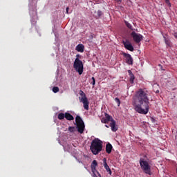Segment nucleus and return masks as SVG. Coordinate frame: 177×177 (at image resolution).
<instances>
[{
	"label": "nucleus",
	"mask_w": 177,
	"mask_h": 177,
	"mask_svg": "<svg viewBox=\"0 0 177 177\" xmlns=\"http://www.w3.org/2000/svg\"><path fill=\"white\" fill-rule=\"evenodd\" d=\"M174 38H176V39H177V33L176 32L174 33Z\"/></svg>",
	"instance_id": "27"
},
{
	"label": "nucleus",
	"mask_w": 177,
	"mask_h": 177,
	"mask_svg": "<svg viewBox=\"0 0 177 177\" xmlns=\"http://www.w3.org/2000/svg\"><path fill=\"white\" fill-rule=\"evenodd\" d=\"M115 102L118 104V107H120V104H121V100L118 97L115 98Z\"/></svg>",
	"instance_id": "23"
},
{
	"label": "nucleus",
	"mask_w": 177,
	"mask_h": 177,
	"mask_svg": "<svg viewBox=\"0 0 177 177\" xmlns=\"http://www.w3.org/2000/svg\"><path fill=\"white\" fill-rule=\"evenodd\" d=\"M112 150H113V145H111V144L108 142L106 145V151L107 154H110L111 153Z\"/></svg>",
	"instance_id": "14"
},
{
	"label": "nucleus",
	"mask_w": 177,
	"mask_h": 177,
	"mask_svg": "<svg viewBox=\"0 0 177 177\" xmlns=\"http://www.w3.org/2000/svg\"><path fill=\"white\" fill-rule=\"evenodd\" d=\"M160 92V91L157 90L156 91V93H158Z\"/></svg>",
	"instance_id": "32"
},
{
	"label": "nucleus",
	"mask_w": 177,
	"mask_h": 177,
	"mask_svg": "<svg viewBox=\"0 0 177 177\" xmlns=\"http://www.w3.org/2000/svg\"><path fill=\"white\" fill-rule=\"evenodd\" d=\"M122 44L125 49H127V50H130V52H133V50H135V49L133 48V46H132V44H131L129 41H123Z\"/></svg>",
	"instance_id": "9"
},
{
	"label": "nucleus",
	"mask_w": 177,
	"mask_h": 177,
	"mask_svg": "<svg viewBox=\"0 0 177 177\" xmlns=\"http://www.w3.org/2000/svg\"><path fill=\"white\" fill-rule=\"evenodd\" d=\"M68 7L66 8V13H68Z\"/></svg>",
	"instance_id": "30"
},
{
	"label": "nucleus",
	"mask_w": 177,
	"mask_h": 177,
	"mask_svg": "<svg viewBox=\"0 0 177 177\" xmlns=\"http://www.w3.org/2000/svg\"><path fill=\"white\" fill-rule=\"evenodd\" d=\"M65 118L66 120H68V121H73L74 120V116H73V115H71V113H65Z\"/></svg>",
	"instance_id": "17"
},
{
	"label": "nucleus",
	"mask_w": 177,
	"mask_h": 177,
	"mask_svg": "<svg viewBox=\"0 0 177 177\" xmlns=\"http://www.w3.org/2000/svg\"><path fill=\"white\" fill-rule=\"evenodd\" d=\"M116 2H119L120 3H121V2H122V0H115Z\"/></svg>",
	"instance_id": "28"
},
{
	"label": "nucleus",
	"mask_w": 177,
	"mask_h": 177,
	"mask_svg": "<svg viewBox=\"0 0 177 177\" xmlns=\"http://www.w3.org/2000/svg\"><path fill=\"white\" fill-rule=\"evenodd\" d=\"M84 49H85V46H84L83 44H78L76 46V50L77 52H80L81 53H82V52H84Z\"/></svg>",
	"instance_id": "16"
},
{
	"label": "nucleus",
	"mask_w": 177,
	"mask_h": 177,
	"mask_svg": "<svg viewBox=\"0 0 177 177\" xmlns=\"http://www.w3.org/2000/svg\"><path fill=\"white\" fill-rule=\"evenodd\" d=\"M73 68L76 73H78L79 75H82V73H84V64L80 58H75L73 63Z\"/></svg>",
	"instance_id": "4"
},
{
	"label": "nucleus",
	"mask_w": 177,
	"mask_h": 177,
	"mask_svg": "<svg viewBox=\"0 0 177 177\" xmlns=\"http://www.w3.org/2000/svg\"><path fill=\"white\" fill-rule=\"evenodd\" d=\"M124 24L127 27L129 28V30H131L133 31V27L129 22H128V21H124Z\"/></svg>",
	"instance_id": "19"
},
{
	"label": "nucleus",
	"mask_w": 177,
	"mask_h": 177,
	"mask_svg": "<svg viewBox=\"0 0 177 177\" xmlns=\"http://www.w3.org/2000/svg\"><path fill=\"white\" fill-rule=\"evenodd\" d=\"M79 57H80V55L77 54V55H76V59H78Z\"/></svg>",
	"instance_id": "31"
},
{
	"label": "nucleus",
	"mask_w": 177,
	"mask_h": 177,
	"mask_svg": "<svg viewBox=\"0 0 177 177\" xmlns=\"http://www.w3.org/2000/svg\"><path fill=\"white\" fill-rule=\"evenodd\" d=\"M110 127L113 132H117V131H118V127H117L114 119L111 120Z\"/></svg>",
	"instance_id": "12"
},
{
	"label": "nucleus",
	"mask_w": 177,
	"mask_h": 177,
	"mask_svg": "<svg viewBox=\"0 0 177 177\" xmlns=\"http://www.w3.org/2000/svg\"><path fill=\"white\" fill-rule=\"evenodd\" d=\"M165 1L169 6H171V3L169 2V0H165Z\"/></svg>",
	"instance_id": "26"
},
{
	"label": "nucleus",
	"mask_w": 177,
	"mask_h": 177,
	"mask_svg": "<svg viewBox=\"0 0 177 177\" xmlns=\"http://www.w3.org/2000/svg\"><path fill=\"white\" fill-rule=\"evenodd\" d=\"M97 167V161L96 160H93L91 163V171L93 174H95L96 172L99 177H102V175H100V173L96 170V167Z\"/></svg>",
	"instance_id": "10"
},
{
	"label": "nucleus",
	"mask_w": 177,
	"mask_h": 177,
	"mask_svg": "<svg viewBox=\"0 0 177 177\" xmlns=\"http://www.w3.org/2000/svg\"><path fill=\"white\" fill-rule=\"evenodd\" d=\"M79 93L81 96L79 97V100L83 103L84 110H89V102L88 101V98L86 97V95L82 91V90H80Z\"/></svg>",
	"instance_id": "5"
},
{
	"label": "nucleus",
	"mask_w": 177,
	"mask_h": 177,
	"mask_svg": "<svg viewBox=\"0 0 177 177\" xmlns=\"http://www.w3.org/2000/svg\"><path fill=\"white\" fill-rule=\"evenodd\" d=\"M93 177H97V176L96 175V172L93 173Z\"/></svg>",
	"instance_id": "29"
},
{
	"label": "nucleus",
	"mask_w": 177,
	"mask_h": 177,
	"mask_svg": "<svg viewBox=\"0 0 177 177\" xmlns=\"http://www.w3.org/2000/svg\"><path fill=\"white\" fill-rule=\"evenodd\" d=\"M147 91L143 88H140L136 92V95L133 97V106L134 110L139 114H147L150 109V104Z\"/></svg>",
	"instance_id": "1"
},
{
	"label": "nucleus",
	"mask_w": 177,
	"mask_h": 177,
	"mask_svg": "<svg viewBox=\"0 0 177 177\" xmlns=\"http://www.w3.org/2000/svg\"><path fill=\"white\" fill-rule=\"evenodd\" d=\"M59 87L57 86H54L53 88V92H54V93H57V92H59Z\"/></svg>",
	"instance_id": "21"
},
{
	"label": "nucleus",
	"mask_w": 177,
	"mask_h": 177,
	"mask_svg": "<svg viewBox=\"0 0 177 177\" xmlns=\"http://www.w3.org/2000/svg\"><path fill=\"white\" fill-rule=\"evenodd\" d=\"M105 127H106V128H109V127H108L107 125H105Z\"/></svg>",
	"instance_id": "33"
},
{
	"label": "nucleus",
	"mask_w": 177,
	"mask_h": 177,
	"mask_svg": "<svg viewBox=\"0 0 177 177\" xmlns=\"http://www.w3.org/2000/svg\"><path fill=\"white\" fill-rule=\"evenodd\" d=\"M66 117V113H59L58 114V120H64Z\"/></svg>",
	"instance_id": "20"
},
{
	"label": "nucleus",
	"mask_w": 177,
	"mask_h": 177,
	"mask_svg": "<svg viewBox=\"0 0 177 177\" xmlns=\"http://www.w3.org/2000/svg\"><path fill=\"white\" fill-rule=\"evenodd\" d=\"M103 162H104V167L106 172H109V175H111V169H110V167H109V165H107V159L106 158H103Z\"/></svg>",
	"instance_id": "13"
},
{
	"label": "nucleus",
	"mask_w": 177,
	"mask_h": 177,
	"mask_svg": "<svg viewBox=\"0 0 177 177\" xmlns=\"http://www.w3.org/2000/svg\"><path fill=\"white\" fill-rule=\"evenodd\" d=\"M122 55L125 57L127 64H129V66H132V64H133V58H132V56L130 54L123 53Z\"/></svg>",
	"instance_id": "8"
},
{
	"label": "nucleus",
	"mask_w": 177,
	"mask_h": 177,
	"mask_svg": "<svg viewBox=\"0 0 177 177\" xmlns=\"http://www.w3.org/2000/svg\"><path fill=\"white\" fill-rule=\"evenodd\" d=\"M91 80H92L93 82H91V84H92L93 86H95V84H96V81L95 80V77H92Z\"/></svg>",
	"instance_id": "24"
},
{
	"label": "nucleus",
	"mask_w": 177,
	"mask_h": 177,
	"mask_svg": "<svg viewBox=\"0 0 177 177\" xmlns=\"http://www.w3.org/2000/svg\"><path fill=\"white\" fill-rule=\"evenodd\" d=\"M76 121V128L79 133H84V131H85V124L84 121L81 118V117L77 115L75 118Z\"/></svg>",
	"instance_id": "6"
},
{
	"label": "nucleus",
	"mask_w": 177,
	"mask_h": 177,
	"mask_svg": "<svg viewBox=\"0 0 177 177\" xmlns=\"http://www.w3.org/2000/svg\"><path fill=\"white\" fill-rule=\"evenodd\" d=\"M68 131H69V132H71V133L75 132V127H68Z\"/></svg>",
	"instance_id": "22"
},
{
	"label": "nucleus",
	"mask_w": 177,
	"mask_h": 177,
	"mask_svg": "<svg viewBox=\"0 0 177 177\" xmlns=\"http://www.w3.org/2000/svg\"><path fill=\"white\" fill-rule=\"evenodd\" d=\"M131 35L136 44H139L143 39V36L139 33H136L135 31H133Z\"/></svg>",
	"instance_id": "7"
},
{
	"label": "nucleus",
	"mask_w": 177,
	"mask_h": 177,
	"mask_svg": "<svg viewBox=\"0 0 177 177\" xmlns=\"http://www.w3.org/2000/svg\"><path fill=\"white\" fill-rule=\"evenodd\" d=\"M103 149V142L98 138H95L91 142V145L90 146V150L94 154V156H97L100 151Z\"/></svg>",
	"instance_id": "2"
},
{
	"label": "nucleus",
	"mask_w": 177,
	"mask_h": 177,
	"mask_svg": "<svg viewBox=\"0 0 177 177\" xmlns=\"http://www.w3.org/2000/svg\"><path fill=\"white\" fill-rule=\"evenodd\" d=\"M165 44L167 45V46L171 47L172 46V43L171 42V40H169V39H167V37H165V36H163Z\"/></svg>",
	"instance_id": "18"
},
{
	"label": "nucleus",
	"mask_w": 177,
	"mask_h": 177,
	"mask_svg": "<svg viewBox=\"0 0 177 177\" xmlns=\"http://www.w3.org/2000/svg\"><path fill=\"white\" fill-rule=\"evenodd\" d=\"M111 120H113V117H111L110 115L106 113V114H105V118H103L101 120V122H102L103 124H109V122H110V121L111 122Z\"/></svg>",
	"instance_id": "11"
},
{
	"label": "nucleus",
	"mask_w": 177,
	"mask_h": 177,
	"mask_svg": "<svg viewBox=\"0 0 177 177\" xmlns=\"http://www.w3.org/2000/svg\"><path fill=\"white\" fill-rule=\"evenodd\" d=\"M140 165L144 174H146L147 175L149 176L153 175V173L151 172V166H150L149 162L145 160V158H141L140 159Z\"/></svg>",
	"instance_id": "3"
},
{
	"label": "nucleus",
	"mask_w": 177,
	"mask_h": 177,
	"mask_svg": "<svg viewBox=\"0 0 177 177\" xmlns=\"http://www.w3.org/2000/svg\"><path fill=\"white\" fill-rule=\"evenodd\" d=\"M127 72L130 77L129 81H130L131 84H133V81L135 80V75H133V73H132V71H131V70H128Z\"/></svg>",
	"instance_id": "15"
},
{
	"label": "nucleus",
	"mask_w": 177,
	"mask_h": 177,
	"mask_svg": "<svg viewBox=\"0 0 177 177\" xmlns=\"http://www.w3.org/2000/svg\"><path fill=\"white\" fill-rule=\"evenodd\" d=\"M97 16H98V17H100V16H102V11L101 10L97 11Z\"/></svg>",
	"instance_id": "25"
}]
</instances>
